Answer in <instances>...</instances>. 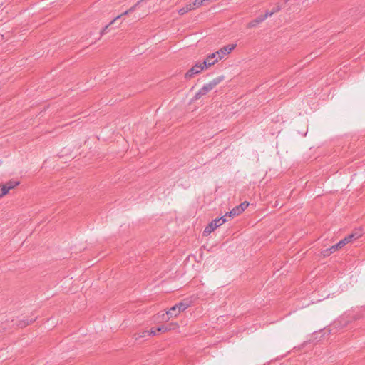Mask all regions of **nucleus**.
<instances>
[{
	"mask_svg": "<svg viewBox=\"0 0 365 365\" xmlns=\"http://www.w3.org/2000/svg\"><path fill=\"white\" fill-rule=\"evenodd\" d=\"M225 215L219 218H215L212 220L204 229L203 235L208 236L212 232H213L216 228L221 226L224 224L227 220L225 218Z\"/></svg>",
	"mask_w": 365,
	"mask_h": 365,
	"instance_id": "1",
	"label": "nucleus"
},
{
	"mask_svg": "<svg viewBox=\"0 0 365 365\" xmlns=\"http://www.w3.org/2000/svg\"><path fill=\"white\" fill-rule=\"evenodd\" d=\"M207 68V66H204L202 62L197 63L195 66H193L190 69H189L187 71L185 77L187 78H190Z\"/></svg>",
	"mask_w": 365,
	"mask_h": 365,
	"instance_id": "2",
	"label": "nucleus"
},
{
	"mask_svg": "<svg viewBox=\"0 0 365 365\" xmlns=\"http://www.w3.org/2000/svg\"><path fill=\"white\" fill-rule=\"evenodd\" d=\"M249 205L247 202H243L240 205L235 207L232 210L225 214V216L235 217L245 211Z\"/></svg>",
	"mask_w": 365,
	"mask_h": 365,
	"instance_id": "3",
	"label": "nucleus"
},
{
	"mask_svg": "<svg viewBox=\"0 0 365 365\" xmlns=\"http://www.w3.org/2000/svg\"><path fill=\"white\" fill-rule=\"evenodd\" d=\"M220 59L218 58L217 54L215 52L208 55L206 59L202 61V64H204V66H207L208 68L209 66L214 65Z\"/></svg>",
	"mask_w": 365,
	"mask_h": 365,
	"instance_id": "4",
	"label": "nucleus"
},
{
	"mask_svg": "<svg viewBox=\"0 0 365 365\" xmlns=\"http://www.w3.org/2000/svg\"><path fill=\"white\" fill-rule=\"evenodd\" d=\"M235 47L236 45L230 44L220 48L219 51H216V54H217L218 58L221 60L225 55L230 53Z\"/></svg>",
	"mask_w": 365,
	"mask_h": 365,
	"instance_id": "5",
	"label": "nucleus"
},
{
	"mask_svg": "<svg viewBox=\"0 0 365 365\" xmlns=\"http://www.w3.org/2000/svg\"><path fill=\"white\" fill-rule=\"evenodd\" d=\"M351 242V241L350 238L347 235L344 239L341 240L338 243H336L334 245H332L331 246V249L333 250H336H336L342 248L344 246H345L346 244H348V243H349Z\"/></svg>",
	"mask_w": 365,
	"mask_h": 365,
	"instance_id": "6",
	"label": "nucleus"
},
{
	"mask_svg": "<svg viewBox=\"0 0 365 365\" xmlns=\"http://www.w3.org/2000/svg\"><path fill=\"white\" fill-rule=\"evenodd\" d=\"M18 185L19 184H9V186H6V185H1L0 184V197L7 194L11 189L14 188Z\"/></svg>",
	"mask_w": 365,
	"mask_h": 365,
	"instance_id": "7",
	"label": "nucleus"
},
{
	"mask_svg": "<svg viewBox=\"0 0 365 365\" xmlns=\"http://www.w3.org/2000/svg\"><path fill=\"white\" fill-rule=\"evenodd\" d=\"M363 235L362 230L361 228L355 229L351 234L348 236L350 238L351 241L356 240L361 237Z\"/></svg>",
	"mask_w": 365,
	"mask_h": 365,
	"instance_id": "8",
	"label": "nucleus"
},
{
	"mask_svg": "<svg viewBox=\"0 0 365 365\" xmlns=\"http://www.w3.org/2000/svg\"><path fill=\"white\" fill-rule=\"evenodd\" d=\"M179 309H178L177 304L173 306L168 311L166 312V315L168 316V319L170 317H175L180 314Z\"/></svg>",
	"mask_w": 365,
	"mask_h": 365,
	"instance_id": "9",
	"label": "nucleus"
},
{
	"mask_svg": "<svg viewBox=\"0 0 365 365\" xmlns=\"http://www.w3.org/2000/svg\"><path fill=\"white\" fill-rule=\"evenodd\" d=\"M263 21H264L263 18L261 16H259L258 17H257L254 20L251 21L247 24V28H253V27H255L257 24L262 23Z\"/></svg>",
	"mask_w": 365,
	"mask_h": 365,
	"instance_id": "10",
	"label": "nucleus"
},
{
	"mask_svg": "<svg viewBox=\"0 0 365 365\" xmlns=\"http://www.w3.org/2000/svg\"><path fill=\"white\" fill-rule=\"evenodd\" d=\"M149 336V331L145 330L139 334H135L133 336V338L135 341H138L141 338H145Z\"/></svg>",
	"mask_w": 365,
	"mask_h": 365,
	"instance_id": "11",
	"label": "nucleus"
},
{
	"mask_svg": "<svg viewBox=\"0 0 365 365\" xmlns=\"http://www.w3.org/2000/svg\"><path fill=\"white\" fill-rule=\"evenodd\" d=\"M176 304L178 306V309H179L180 312L185 311L186 309H187L190 307L189 302H180Z\"/></svg>",
	"mask_w": 365,
	"mask_h": 365,
	"instance_id": "12",
	"label": "nucleus"
},
{
	"mask_svg": "<svg viewBox=\"0 0 365 365\" xmlns=\"http://www.w3.org/2000/svg\"><path fill=\"white\" fill-rule=\"evenodd\" d=\"M223 79V77H217L210 82H209V84L212 88H214L217 85H218Z\"/></svg>",
	"mask_w": 365,
	"mask_h": 365,
	"instance_id": "13",
	"label": "nucleus"
},
{
	"mask_svg": "<svg viewBox=\"0 0 365 365\" xmlns=\"http://www.w3.org/2000/svg\"><path fill=\"white\" fill-rule=\"evenodd\" d=\"M193 9V6H192V4H190V5H187L186 6L180 9L179 10V14L182 15V14H185V13L188 12L189 11Z\"/></svg>",
	"mask_w": 365,
	"mask_h": 365,
	"instance_id": "14",
	"label": "nucleus"
},
{
	"mask_svg": "<svg viewBox=\"0 0 365 365\" xmlns=\"http://www.w3.org/2000/svg\"><path fill=\"white\" fill-rule=\"evenodd\" d=\"M336 252V250H333L331 247L327 249L323 250L321 253L324 257H329L331 254Z\"/></svg>",
	"mask_w": 365,
	"mask_h": 365,
	"instance_id": "15",
	"label": "nucleus"
},
{
	"mask_svg": "<svg viewBox=\"0 0 365 365\" xmlns=\"http://www.w3.org/2000/svg\"><path fill=\"white\" fill-rule=\"evenodd\" d=\"M201 88L202 91L205 93V94H207L209 91L213 89L212 87L210 86L209 83L204 85Z\"/></svg>",
	"mask_w": 365,
	"mask_h": 365,
	"instance_id": "16",
	"label": "nucleus"
},
{
	"mask_svg": "<svg viewBox=\"0 0 365 365\" xmlns=\"http://www.w3.org/2000/svg\"><path fill=\"white\" fill-rule=\"evenodd\" d=\"M201 88L202 91L205 93V94H207L209 91L213 89L212 87L210 86L209 83L204 85Z\"/></svg>",
	"mask_w": 365,
	"mask_h": 365,
	"instance_id": "17",
	"label": "nucleus"
},
{
	"mask_svg": "<svg viewBox=\"0 0 365 365\" xmlns=\"http://www.w3.org/2000/svg\"><path fill=\"white\" fill-rule=\"evenodd\" d=\"M201 88L202 91L205 93V94H207L209 91L213 89L212 87L210 86L209 83L204 85Z\"/></svg>",
	"mask_w": 365,
	"mask_h": 365,
	"instance_id": "18",
	"label": "nucleus"
},
{
	"mask_svg": "<svg viewBox=\"0 0 365 365\" xmlns=\"http://www.w3.org/2000/svg\"><path fill=\"white\" fill-rule=\"evenodd\" d=\"M201 88L202 91L205 93V94H207L209 91L213 89L212 87L210 86L209 83L204 85Z\"/></svg>",
	"mask_w": 365,
	"mask_h": 365,
	"instance_id": "19",
	"label": "nucleus"
},
{
	"mask_svg": "<svg viewBox=\"0 0 365 365\" xmlns=\"http://www.w3.org/2000/svg\"><path fill=\"white\" fill-rule=\"evenodd\" d=\"M35 321V319H26V321L21 322L19 325L21 327H26Z\"/></svg>",
	"mask_w": 365,
	"mask_h": 365,
	"instance_id": "20",
	"label": "nucleus"
},
{
	"mask_svg": "<svg viewBox=\"0 0 365 365\" xmlns=\"http://www.w3.org/2000/svg\"><path fill=\"white\" fill-rule=\"evenodd\" d=\"M130 11H128V9L125 11H124L123 13H122L120 15L116 16L113 21H110V24H113L116 20H118V19H120L122 16H124V15H127L128 14H130Z\"/></svg>",
	"mask_w": 365,
	"mask_h": 365,
	"instance_id": "21",
	"label": "nucleus"
},
{
	"mask_svg": "<svg viewBox=\"0 0 365 365\" xmlns=\"http://www.w3.org/2000/svg\"><path fill=\"white\" fill-rule=\"evenodd\" d=\"M274 14L272 11H266L265 14L264 15H261V16L263 18V20L264 21L267 18L272 16Z\"/></svg>",
	"mask_w": 365,
	"mask_h": 365,
	"instance_id": "22",
	"label": "nucleus"
},
{
	"mask_svg": "<svg viewBox=\"0 0 365 365\" xmlns=\"http://www.w3.org/2000/svg\"><path fill=\"white\" fill-rule=\"evenodd\" d=\"M206 95L205 93H204L202 90V88H200L199 90V91L195 94L194 98L195 100H197V99H200L202 96H205Z\"/></svg>",
	"mask_w": 365,
	"mask_h": 365,
	"instance_id": "23",
	"label": "nucleus"
},
{
	"mask_svg": "<svg viewBox=\"0 0 365 365\" xmlns=\"http://www.w3.org/2000/svg\"><path fill=\"white\" fill-rule=\"evenodd\" d=\"M170 328L168 327V326H160L159 327L158 329H157V331H160V332H165V331H168V330H170Z\"/></svg>",
	"mask_w": 365,
	"mask_h": 365,
	"instance_id": "24",
	"label": "nucleus"
},
{
	"mask_svg": "<svg viewBox=\"0 0 365 365\" xmlns=\"http://www.w3.org/2000/svg\"><path fill=\"white\" fill-rule=\"evenodd\" d=\"M203 1L204 0H195L192 6L198 7L202 5Z\"/></svg>",
	"mask_w": 365,
	"mask_h": 365,
	"instance_id": "25",
	"label": "nucleus"
},
{
	"mask_svg": "<svg viewBox=\"0 0 365 365\" xmlns=\"http://www.w3.org/2000/svg\"><path fill=\"white\" fill-rule=\"evenodd\" d=\"M282 9V6L280 4H277L273 9H272V12L274 14V13H277L278 11H279L280 10Z\"/></svg>",
	"mask_w": 365,
	"mask_h": 365,
	"instance_id": "26",
	"label": "nucleus"
},
{
	"mask_svg": "<svg viewBox=\"0 0 365 365\" xmlns=\"http://www.w3.org/2000/svg\"><path fill=\"white\" fill-rule=\"evenodd\" d=\"M157 329H151L150 331H149V336H155L156 334V332H157Z\"/></svg>",
	"mask_w": 365,
	"mask_h": 365,
	"instance_id": "27",
	"label": "nucleus"
},
{
	"mask_svg": "<svg viewBox=\"0 0 365 365\" xmlns=\"http://www.w3.org/2000/svg\"><path fill=\"white\" fill-rule=\"evenodd\" d=\"M108 26L109 25H107L103 29L102 31H101V36H103V34H105L107 31V29H108Z\"/></svg>",
	"mask_w": 365,
	"mask_h": 365,
	"instance_id": "28",
	"label": "nucleus"
},
{
	"mask_svg": "<svg viewBox=\"0 0 365 365\" xmlns=\"http://www.w3.org/2000/svg\"><path fill=\"white\" fill-rule=\"evenodd\" d=\"M9 182H13L12 181H9ZM14 182L17 183V181H14Z\"/></svg>",
	"mask_w": 365,
	"mask_h": 365,
	"instance_id": "29",
	"label": "nucleus"
}]
</instances>
